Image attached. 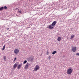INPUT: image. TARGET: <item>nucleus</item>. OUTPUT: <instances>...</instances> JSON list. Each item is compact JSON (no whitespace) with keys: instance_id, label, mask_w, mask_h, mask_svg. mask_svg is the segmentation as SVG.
<instances>
[{"instance_id":"nucleus-1","label":"nucleus","mask_w":79,"mask_h":79,"mask_svg":"<svg viewBox=\"0 0 79 79\" xmlns=\"http://www.w3.org/2000/svg\"><path fill=\"white\" fill-rule=\"evenodd\" d=\"M67 74H71L72 73V69H69L67 71Z\"/></svg>"},{"instance_id":"nucleus-2","label":"nucleus","mask_w":79,"mask_h":79,"mask_svg":"<svg viewBox=\"0 0 79 79\" xmlns=\"http://www.w3.org/2000/svg\"><path fill=\"white\" fill-rule=\"evenodd\" d=\"M14 53L17 54L19 52V50L18 49L16 48L14 50Z\"/></svg>"},{"instance_id":"nucleus-3","label":"nucleus","mask_w":79,"mask_h":79,"mask_svg":"<svg viewBox=\"0 0 79 79\" xmlns=\"http://www.w3.org/2000/svg\"><path fill=\"white\" fill-rule=\"evenodd\" d=\"M76 48H77L76 47H73L72 48V50L73 52H76Z\"/></svg>"},{"instance_id":"nucleus-4","label":"nucleus","mask_w":79,"mask_h":79,"mask_svg":"<svg viewBox=\"0 0 79 79\" xmlns=\"http://www.w3.org/2000/svg\"><path fill=\"white\" fill-rule=\"evenodd\" d=\"M39 68V66H38V65H36L35 67V71H37L38 69Z\"/></svg>"},{"instance_id":"nucleus-5","label":"nucleus","mask_w":79,"mask_h":79,"mask_svg":"<svg viewBox=\"0 0 79 79\" xmlns=\"http://www.w3.org/2000/svg\"><path fill=\"white\" fill-rule=\"evenodd\" d=\"M56 24V21H54L51 24V26H55V25Z\"/></svg>"},{"instance_id":"nucleus-6","label":"nucleus","mask_w":79,"mask_h":79,"mask_svg":"<svg viewBox=\"0 0 79 79\" xmlns=\"http://www.w3.org/2000/svg\"><path fill=\"white\" fill-rule=\"evenodd\" d=\"M29 65H30V64H29L28 63H27V64H26L25 65V68L26 69H27V68H28Z\"/></svg>"},{"instance_id":"nucleus-7","label":"nucleus","mask_w":79,"mask_h":79,"mask_svg":"<svg viewBox=\"0 0 79 79\" xmlns=\"http://www.w3.org/2000/svg\"><path fill=\"white\" fill-rule=\"evenodd\" d=\"M61 40V37H58L57 39L58 41L59 42H60V41Z\"/></svg>"},{"instance_id":"nucleus-8","label":"nucleus","mask_w":79,"mask_h":79,"mask_svg":"<svg viewBox=\"0 0 79 79\" xmlns=\"http://www.w3.org/2000/svg\"><path fill=\"white\" fill-rule=\"evenodd\" d=\"M53 27H52V24L49 25L48 27V28H49V29H53Z\"/></svg>"},{"instance_id":"nucleus-9","label":"nucleus","mask_w":79,"mask_h":79,"mask_svg":"<svg viewBox=\"0 0 79 79\" xmlns=\"http://www.w3.org/2000/svg\"><path fill=\"white\" fill-rule=\"evenodd\" d=\"M6 56H3V59H4V61H6Z\"/></svg>"},{"instance_id":"nucleus-10","label":"nucleus","mask_w":79,"mask_h":79,"mask_svg":"<svg viewBox=\"0 0 79 79\" xmlns=\"http://www.w3.org/2000/svg\"><path fill=\"white\" fill-rule=\"evenodd\" d=\"M17 64H14V69H15V68H16V67H17Z\"/></svg>"},{"instance_id":"nucleus-11","label":"nucleus","mask_w":79,"mask_h":79,"mask_svg":"<svg viewBox=\"0 0 79 79\" xmlns=\"http://www.w3.org/2000/svg\"><path fill=\"white\" fill-rule=\"evenodd\" d=\"M56 53V51H54V52H52V55H54V54H55V53Z\"/></svg>"},{"instance_id":"nucleus-12","label":"nucleus","mask_w":79,"mask_h":79,"mask_svg":"<svg viewBox=\"0 0 79 79\" xmlns=\"http://www.w3.org/2000/svg\"><path fill=\"white\" fill-rule=\"evenodd\" d=\"M5 45H4L3 46V48L2 49V51H3V50H5Z\"/></svg>"},{"instance_id":"nucleus-13","label":"nucleus","mask_w":79,"mask_h":79,"mask_svg":"<svg viewBox=\"0 0 79 79\" xmlns=\"http://www.w3.org/2000/svg\"><path fill=\"white\" fill-rule=\"evenodd\" d=\"M21 65H18V67H17V69H20V68H21Z\"/></svg>"},{"instance_id":"nucleus-14","label":"nucleus","mask_w":79,"mask_h":79,"mask_svg":"<svg viewBox=\"0 0 79 79\" xmlns=\"http://www.w3.org/2000/svg\"><path fill=\"white\" fill-rule=\"evenodd\" d=\"M74 35H71L70 37V39H72L74 38Z\"/></svg>"},{"instance_id":"nucleus-15","label":"nucleus","mask_w":79,"mask_h":79,"mask_svg":"<svg viewBox=\"0 0 79 79\" xmlns=\"http://www.w3.org/2000/svg\"><path fill=\"white\" fill-rule=\"evenodd\" d=\"M3 10V7H2L0 8V11H2Z\"/></svg>"},{"instance_id":"nucleus-16","label":"nucleus","mask_w":79,"mask_h":79,"mask_svg":"<svg viewBox=\"0 0 79 79\" xmlns=\"http://www.w3.org/2000/svg\"><path fill=\"white\" fill-rule=\"evenodd\" d=\"M30 61H33V60H34V58H31V57H30Z\"/></svg>"},{"instance_id":"nucleus-17","label":"nucleus","mask_w":79,"mask_h":79,"mask_svg":"<svg viewBox=\"0 0 79 79\" xmlns=\"http://www.w3.org/2000/svg\"><path fill=\"white\" fill-rule=\"evenodd\" d=\"M4 8L5 9V10H6L7 9V7H6V6H4V7H3V9Z\"/></svg>"},{"instance_id":"nucleus-18","label":"nucleus","mask_w":79,"mask_h":79,"mask_svg":"<svg viewBox=\"0 0 79 79\" xmlns=\"http://www.w3.org/2000/svg\"><path fill=\"white\" fill-rule=\"evenodd\" d=\"M19 13H20V14H22V11H21V10L19 11Z\"/></svg>"},{"instance_id":"nucleus-19","label":"nucleus","mask_w":79,"mask_h":79,"mask_svg":"<svg viewBox=\"0 0 79 79\" xmlns=\"http://www.w3.org/2000/svg\"><path fill=\"white\" fill-rule=\"evenodd\" d=\"M27 63V60H25L23 62V64H25V63Z\"/></svg>"},{"instance_id":"nucleus-20","label":"nucleus","mask_w":79,"mask_h":79,"mask_svg":"<svg viewBox=\"0 0 79 79\" xmlns=\"http://www.w3.org/2000/svg\"><path fill=\"white\" fill-rule=\"evenodd\" d=\"M48 58L50 60V59H51V56H49L48 57Z\"/></svg>"},{"instance_id":"nucleus-21","label":"nucleus","mask_w":79,"mask_h":79,"mask_svg":"<svg viewBox=\"0 0 79 79\" xmlns=\"http://www.w3.org/2000/svg\"><path fill=\"white\" fill-rule=\"evenodd\" d=\"M46 55H48V52L47 51L46 52Z\"/></svg>"},{"instance_id":"nucleus-22","label":"nucleus","mask_w":79,"mask_h":79,"mask_svg":"<svg viewBox=\"0 0 79 79\" xmlns=\"http://www.w3.org/2000/svg\"><path fill=\"white\" fill-rule=\"evenodd\" d=\"M16 57H15V58H14V61H15V60H16Z\"/></svg>"},{"instance_id":"nucleus-23","label":"nucleus","mask_w":79,"mask_h":79,"mask_svg":"<svg viewBox=\"0 0 79 79\" xmlns=\"http://www.w3.org/2000/svg\"><path fill=\"white\" fill-rule=\"evenodd\" d=\"M14 22V21H12V23H13Z\"/></svg>"},{"instance_id":"nucleus-24","label":"nucleus","mask_w":79,"mask_h":79,"mask_svg":"<svg viewBox=\"0 0 79 79\" xmlns=\"http://www.w3.org/2000/svg\"><path fill=\"white\" fill-rule=\"evenodd\" d=\"M32 24H33L32 23H31V26H32Z\"/></svg>"},{"instance_id":"nucleus-25","label":"nucleus","mask_w":79,"mask_h":79,"mask_svg":"<svg viewBox=\"0 0 79 79\" xmlns=\"http://www.w3.org/2000/svg\"><path fill=\"white\" fill-rule=\"evenodd\" d=\"M8 29H9V28H7V30H8Z\"/></svg>"},{"instance_id":"nucleus-26","label":"nucleus","mask_w":79,"mask_h":79,"mask_svg":"<svg viewBox=\"0 0 79 79\" xmlns=\"http://www.w3.org/2000/svg\"><path fill=\"white\" fill-rule=\"evenodd\" d=\"M15 10H18V8H16V9H15Z\"/></svg>"}]
</instances>
